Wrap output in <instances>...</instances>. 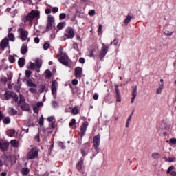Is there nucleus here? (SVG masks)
<instances>
[{"mask_svg":"<svg viewBox=\"0 0 176 176\" xmlns=\"http://www.w3.org/2000/svg\"><path fill=\"white\" fill-rule=\"evenodd\" d=\"M41 12L38 10H32L30 13L23 17L24 23H29L30 25H32V20L36 17H39Z\"/></svg>","mask_w":176,"mask_h":176,"instance_id":"nucleus-1","label":"nucleus"},{"mask_svg":"<svg viewBox=\"0 0 176 176\" xmlns=\"http://www.w3.org/2000/svg\"><path fill=\"white\" fill-rule=\"evenodd\" d=\"M18 32H19V39H21L22 42L24 41H27V43H28V42H30V37L28 36V31L23 29V28H20L18 30Z\"/></svg>","mask_w":176,"mask_h":176,"instance_id":"nucleus-2","label":"nucleus"},{"mask_svg":"<svg viewBox=\"0 0 176 176\" xmlns=\"http://www.w3.org/2000/svg\"><path fill=\"white\" fill-rule=\"evenodd\" d=\"M100 142H101V135L98 134L97 135L94 137L93 148H94L97 153H100L99 146H100Z\"/></svg>","mask_w":176,"mask_h":176,"instance_id":"nucleus-3","label":"nucleus"},{"mask_svg":"<svg viewBox=\"0 0 176 176\" xmlns=\"http://www.w3.org/2000/svg\"><path fill=\"white\" fill-rule=\"evenodd\" d=\"M75 36V30L71 27L67 28L65 31L64 41L65 39H72Z\"/></svg>","mask_w":176,"mask_h":176,"instance_id":"nucleus-4","label":"nucleus"},{"mask_svg":"<svg viewBox=\"0 0 176 176\" xmlns=\"http://www.w3.org/2000/svg\"><path fill=\"white\" fill-rule=\"evenodd\" d=\"M69 58L67 54H63L60 52V56L58 58V61L60 62L61 64L65 65V67H68V60Z\"/></svg>","mask_w":176,"mask_h":176,"instance_id":"nucleus-5","label":"nucleus"},{"mask_svg":"<svg viewBox=\"0 0 176 176\" xmlns=\"http://www.w3.org/2000/svg\"><path fill=\"white\" fill-rule=\"evenodd\" d=\"M28 159L32 160L38 156V151L36 148H32L27 154Z\"/></svg>","mask_w":176,"mask_h":176,"instance_id":"nucleus-6","label":"nucleus"},{"mask_svg":"<svg viewBox=\"0 0 176 176\" xmlns=\"http://www.w3.org/2000/svg\"><path fill=\"white\" fill-rule=\"evenodd\" d=\"M102 47L99 54L100 60H102V58L107 56V53H108V49H109V45H105V43H102Z\"/></svg>","mask_w":176,"mask_h":176,"instance_id":"nucleus-7","label":"nucleus"},{"mask_svg":"<svg viewBox=\"0 0 176 176\" xmlns=\"http://www.w3.org/2000/svg\"><path fill=\"white\" fill-rule=\"evenodd\" d=\"M58 82L56 80L52 81L51 90L52 95L54 96V98H56V96H57V87H58Z\"/></svg>","mask_w":176,"mask_h":176,"instance_id":"nucleus-8","label":"nucleus"},{"mask_svg":"<svg viewBox=\"0 0 176 176\" xmlns=\"http://www.w3.org/2000/svg\"><path fill=\"white\" fill-rule=\"evenodd\" d=\"M89 126V122H84L82 125L80 127V135L81 138H83L85 136V134L86 133V130H87V127Z\"/></svg>","mask_w":176,"mask_h":176,"instance_id":"nucleus-9","label":"nucleus"},{"mask_svg":"<svg viewBox=\"0 0 176 176\" xmlns=\"http://www.w3.org/2000/svg\"><path fill=\"white\" fill-rule=\"evenodd\" d=\"M8 46H9V39L5 38L0 43V50H5Z\"/></svg>","mask_w":176,"mask_h":176,"instance_id":"nucleus-10","label":"nucleus"},{"mask_svg":"<svg viewBox=\"0 0 176 176\" xmlns=\"http://www.w3.org/2000/svg\"><path fill=\"white\" fill-rule=\"evenodd\" d=\"M8 148H9V143L6 141L0 140V149L5 152L8 150Z\"/></svg>","mask_w":176,"mask_h":176,"instance_id":"nucleus-11","label":"nucleus"},{"mask_svg":"<svg viewBox=\"0 0 176 176\" xmlns=\"http://www.w3.org/2000/svg\"><path fill=\"white\" fill-rule=\"evenodd\" d=\"M83 160H80L78 163L76 164V168L79 173H82L83 171Z\"/></svg>","mask_w":176,"mask_h":176,"instance_id":"nucleus-12","label":"nucleus"},{"mask_svg":"<svg viewBox=\"0 0 176 176\" xmlns=\"http://www.w3.org/2000/svg\"><path fill=\"white\" fill-rule=\"evenodd\" d=\"M82 70L81 67H76L75 69V76L76 78H80L82 76Z\"/></svg>","mask_w":176,"mask_h":176,"instance_id":"nucleus-13","label":"nucleus"},{"mask_svg":"<svg viewBox=\"0 0 176 176\" xmlns=\"http://www.w3.org/2000/svg\"><path fill=\"white\" fill-rule=\"evenodd\" d=\"M136 97H137V86H135L132 91L131 104H134V101Z\"/></svg>","mask_w":176,"mask_h":176,"instance_id":"nucleus-14","label":"nucleus"},{"mask_svg":"<svg viewBox=\"0 0 176 176\" xmlns=\"http://www.w3.org/2000/svg\"><path fill=\"white\" fill-rule=\"evenodd\" d=\"M28 52V45L25 43L23 44L21 47V54H25Z\"/></svg>","mask_w":176,"mask_h":176,"instance_id":"nucleus-15","label":"nucleus"},{"mask_svg":"<svg viewBox=\"0 0 176 176\" xmlns=\"http://www.w3.org/2000/svg\"><path fill=\"white\" fill-rule=\"evenodd\" d=\"M19 106L21 107L22 111H30V105L25 102L19 104Z\"/></svg>","mask_w":176,"mask_h":176,"instance_id":"nucleus-16","label":"nucleus"},{"mask_svg":"<svg viewBox=\"0 0 176 176\" xmlns=\"http://www.w3.org/2000/svg\"><path fill=\"white\" fill-rule=\"evenodd\" d=\"M8 113L11 116H14V115H17V111L14 109L13 107H9L8 108Z\"/></svg>","mask_w":176,"mask_h":176,"instance_id":"nucleus-17","label":"nucleus"},{"mask_svg":"<svg viewBox=\"0 0 176 176\" xmlns=\"http://www.w3.org/2000/svg\"><path fill=\"white\" fill-rule=\"evenodd\" d=\"M26 84L28 85V86H29V87H38V85L34 83L32 80H26Z\"/></svg>","mask_w":176,"mask_h":176,"instance_id":"nucleus-18","label":"nucleus"},{"mask_svg":"<svg viewBox=\"0 0 176 176\" xmlns=\"http://www.w3.org/2000/svg\"><path fill=\"white\" fill-rule=\"evenodd\" d=\"M18 64H19V67H21V68H22V67L25 65V59H24V58H19L18 60Z\"/></svg>","mask_w":176,"mask_h":176,"instance_id":"nucleus-19","label":"nucleus"},{"mask_svg":"<svg viewBox=\"0 0 176 176\" xmlns=\"http://www.w3.org/2000/svg\"><path fill=\"white\" fill-rule=\"evenodd\" d=\"M131 19H133V16L127 15L126 19L124 21V25H127L131 21Z\"/></svg>","mask_w":176,"mask_h":176,"instance_id":"nucleus-20","label":"nucleus"},{"mask_svg":"<svg viewBox=\"0 0 176 176\" xmlns=\"http://www.w3.org/2000/svg\"><path fill=\"white\" fill-rule=\"evenodd\" d=\"M163 87H164V84H163V83L160 84L159 87L157 89L156 94H162Z\"/></svg>","mask_w":176,"mask_h":176,"instance_id":"nucleus-21","label":"nucleus"},{"mask_svg":"<svg viewBox=\"0 0 176 176\" xmlns=\"http://www.w3.org/2000/svg\"><path fill=\"white\" fill-rule=\"evenodd\" d=\"M47 23L52 25L54 24V17H53V16L48 15Z\"/></svg>","mask_w":176,"mask_h":176,"instance_id":"nucleus-22","label":"nucleus"},{"mask_svg":"<svg viewBox=\"0 0 176 176\" xmlns=\"http://www.w3.org/2000/svg\"><path fill=\"white\" fill-rule=\"evenodd\" d=\"M79 107L75 106L72 109V113L73 115H78L79 113Z\"/></svg>","mask_w":176,"mask_h":176,"instance_id":"nucleus-23","label":"nucleus"},{"mask_svg":"<svg viewBox=\"0 0 176 176\" xmlns=\"http://www.w3.org/2000/svg\"><path fill=\"white\" fill-rule=\"evenodd\" d=\"M10 144L13 148H17L19 146V142L16 140H12L10 141Z\"/></svg>","mask_w":176,"mask_h":176,"instance_id":"nucleus-24","label":"nucleus"},{"mask_svg":"<svg viewBox=\"0 0 176 176\" xmlns=\"http://www.w3.org/2000/svg\"><path fill=\"white\" fill-rule=\"evenodd\" d=\"M19 98H20V100H19V103H18L19 105H21V104L25 103V98H24V97L23 96V95L21 94V95L19 96Z\"/></svg>","mask_w":176,"mask_h":176,"instance_id":"nucleus-25","label":"nucleus"},{"mask_svg":"<svg viewBox=\"0 0 176 176\" xmlns=\"http://www.w3.org/2000/svg\"><path fill=\"white\" fill-rule=\"evenodd\" d=\"M45 78L46 79H50V78H52V72H50V70L47 69L45 71Z\"/></svg>","mask_w":176,"mask_h":176,"instance_id":"nucleus-26","label":"nucleus"},{"mask_svg":"<svg viewBox=\"0 0 176 176\" xmlns=\"http://www.w3.org/2000/svg\"><path fill=\"white\" fill-rule=\"evenodd\" d=\"M153 159H155V160H157V159H159L160 157V153H153L151 155Z\"/></svg>","mask_w":176,"mask_h":176,"instance_id":"nucleus-27","label":"nucleus"},{"mask_svg":"<svg viewBox=\"0 0 176 176\" xmlns=\"http://www.w3.org/2000/svg\"><path fill=\"white\" fill-rule=\"evenodd\" d=\"M30 173V169L27 168H23L21 170V173L23 175H28V174H29Z\"/></svg>","mask_w":176,"mask_h":176,"instance_id":"nucleus-28","label":"nucleus"},{"mask_svg":"<svg viewBox=\"0 0 176 176\" xmlns=\"http://www.w3.org/2000/svg\"><path fill=\"white\" fill-rule=\"evenodd\" d=\"M36 66L38 69L41 68V67H42V60L36 59Z\"/></svg>","mask_w":176,"mask_h":176,"instance_id":"nucleus-29","label":"nucleus"},{"mask_svg":"<svg viewBox=\"0 0 176 176\" xmlns=\"http://www.w3.org/2000/svg\"><path fill=\"white\" fill-rule=\"evenodd\" d=\"M14 133L16 132L13 129L8 130L7 131V135H8V137H13V135H14Z\"/></svg>","mask_w":176,"mask_h":176,"instance_id":"nucleus-30","label":"nucleus"},{"mask_svg":"<svg viewBox=\"0 0 176 176\" xmlns=\"http://www.w3.org/2000/svg\"><path fill=\"white\" fill-rule=\"evenodd\" d=\"M64 27H65V23H64V22H60L57 25V28L58 30H63L64 28Z\"/></svg>","mask_w":176,"mask_h":176,"instance_id":"nucleus-31","label":"nucleus"},{"mask_svg":"<svg viewBox=\"0 0 176 176\" xmlns=\"http://www.w3.org/2000/svg\"><path fill=\"white\" fill-rule=\"evenodd\" d=\"M5 100H10L12 98V95L9 92H6L4 94Z\"/></svg>","mask_w":176,"mask_h":176,"instance_id":"nucleus-32","label":"nucleus"},{"mask_svg":"<svg viewBox=\"0 0 176 176\" xmlns=\"http://www.w3.org/2000/svg\"><path fill=\"white\" fill-rule=\"evenodd\" d=\"M8 60L10 61V63H11V64H13V63H15L16 61V58H14V56L10 55L8 56Z\"/></svg>","mask_w":176,"mask_h":176,"instance_id":"nucleus-33","label":"nucleus"},{"mask_svg":"<svg viewBox=\"0 0 176 176\" xmlns=\"http://www.w3.org/2000/svg\"><path fill=\"white\" fill-rule=\"evenodd\" d=\"M8 39L10 41H12V42H14L15 38H14V35L13 34V33L8 34Z\"/></svg>","mask_w":176,"mask_h":176,"instance_id":"nucleus-34","label":"nucleus"},{"mask_svg":"<svg viewBox=\"0 0 176 176\" xmlns=\"http://www.w3.org/2000/svg\"><path fill=\"white\" fill-rule=\"evenodd\" d=\"M76 124V120H75L74 118H73V119L70 121L69 126V127L72 128V127H74V125H75Z\"/></svg>","mask_w":176,"mask_h":176,"instance_id":"nucleus-35","label":"nucleus"},{"mask_svg":"<svg viewBox=\"0 0 176 176\" xmlns=\"http://www.w3.org/2000/svg\"><path fill=\"white\" fill-rule=\"evenodd\" d=\"M3 122L4 124H9V123H10V118L9 117L6 118Z\"/></svg>","mask_w":176,"mask_h":176,"instance_id":"nucleus-36","label":"nucleus"},{"mask_svg":"<svg viewBox=\"0 0 176 176\" xmlns=\"http://www.w3.org/2000/svg\"><path fill=\"white\" fill-rule=\"evenodd\" d=\"M29 91H30V93L35 94V93H36L38 91L36 90V87H31L29 89Z\"/></svg>","mask_w":176,"mask_h":176,"instance_id":"nucleus-37","label":"nucleus"},{"mask_svg":"<svg viewBox=\"0 0 176 176\" xmlns=\"http://www.w3.org/2000/svg\"><path fill=\"white\" fill-rule=\"evenodd\" d=\"M175 157H169L166 160V162H168V163H173V162H175Z\"/></svg>","mask_w":176,"mask_h":176,"instance_id":"nucleus-38","label":"nucleus"},{"mask_svg":"<svg viewBox=\"0 0 176 176\" xmlns=\"http://www.w3.org/2000/svg\"><path fill=\"white\" fill-rule=\"evenodd\" d=\"M169 143L172 145H176V138H170L169 140Z\"/></svg>","mask_w":176,"mask_h":176,"instance_id":"nucleus-39","label":"nucleus"},{"mask_svg":"<svg viewBox=\"0 0 176 176\" xmlns=\"http://www.w3.org/2000/svg\"><path fill=\"white\" fill-rule=\"evenodd\" d=\"M33 111L34 112V113H39V107L36 106H34L33 107Z\"/></svg>","mask_w":176,"mask_h":176,"instance_id":"nucleus-40","label":"nucleus"},{"mask_svg":"<svg viewBox=\"0 0 176 176\" xmlns=\"http://www.w3.org/2000/svg\"><path fill=\"white\" fill-rule=\"evenodd\" d=\"M53 25H52L51 23H47L46 25V29L45 31L47 32V31H50V30H52V26Z\"/></svg>","mask_w":176,"mask_h":176,"instance_id":"nucleus-41","label":"nucleus"},{"mask_svg":"<svg viewBox=\"0 0 176 176\" xmlns=\"http://www.w3.org/2000/svg\"><path fill=\"white\" fill-rule=\"evenodd\" d=\"M43 123H44V121H43V116H41L40 119H39V121H38V124L40 126H43Z\"/></svg>","mask_w":176,"mask_h":176,"instance_id":"nucleus-42","label":"nucleus"},{"mask_svg":"<svg viewBox=\"0 0 176 176\" xmlns=\"http://www.w3.org/2000/svg\"><path fill=\"white\" fill-rule=\"evenodd\" d=\"M49 47H50V44L49 43H45L43 45V49L44 50H47V49H49Z\"/></svg>","mask_w":176,"mask_h":176,"instance_id":"nucleus-43","label":"nucleus"},{"mask_svg":"<svg viewBox=\"0 0 176 176\" xmlns=\"http://www.w3.org/2000/svg\"><path fill=\"white\" fill-rule=\"evenodd\" d=\"M31 74H32V72L31 70H25V76L27 78H30L31 76Z\"/></svg>","mask_w":176,"mask_h":176,"instance_id":"nucleus-44","label":"nucleus"},{"mask_svg":"<svg viewBox=\"0 0 176 176\" xmlns=\"http://www.w3.org/2000/svg\"><path fill=\"white\" fill-rule=\"evenodd\" d=\"M65 17H67V14H65V13H61L59 15V18L60 19V20H64Z\"/></svg>","mask_w":176,"mask_h":176,"instance_id":"nucleus-45","label":"nucleus"},{"mask_svg":"<svg viewBox=\"0 0 176 176\" xmlns=\"http://www.w3.org/2000/svg\"><path fill=\"white\" fill-rule=\"evenodd\" d=\"M45 90H46V86L41 85V87L39 89L40 93H43L45 91Z\"/></svg>","mask_w":176,"mask_h":176,"instance_id":"nucleus-46","label":"nucleus"},{"mask_svg":"<svg viewBox=\"0 0 176 176\" xmlns=\"http://www.w3.org/2000/svg\"><path fill=\"white\" fill-rule=\"evenodd\" d=\"M113 43L114 45V46H118V43H119V38H116L113 41Z\"/></svg>","mask_w":176,"mask_h":176,"instance_id":"nucleus-47","label":"nucleus"},{"mask_svg":"<svg viewBox=\"0 0 176 176\" xmlns=\"http://www.w3.org/2000/svg\"><path fill=\"white\" fill-rule=\"evenodd\" d=\"M58 145L61 148V149H65V146L64 145L63 142H59Z\"/></svg>","mask_w":176,"mask_h":176,"instance_id":"nucleus-48","label":"nucleus"},{"mask_svg":"<svg viewBox=\"0 0 176 176\" xmlns=\"http://www.w3.org/2000/svg\"><path fill=\"white\" fill-rule=\"evenodd\" d=\"M175 167L171 166H170L168 170H167V172H166V174H170V173H171V170H174Z\"/></svg>","mask_w":176,"mask_h":176,"instance_id":"nucleus-49","label":"nucleus"},{"mask_svg":"<svg viewBox=\"0 0 176 176\" xmlns=\"http://www.w3.org/2000/svg\"><path fill=\"white\" fill-rule=\"evenodd\" d=\"M52 105L54 108H57V107H58V103L56 101H52Z\"/></svg>","mask_w":176,"mask_h":176,"instance_id":"nucleus-50","label":"nucleus"},{"mask_svg":"<svg viewBox=\"0 0 176 176\" xmlns=\"http://www.w3.org/2000/svg\"><path fill=\"white\" fill-rule=\"evenodd\" d=\"M23 3H28L29 5H31L32 3V1L31 0H21Z\"/></svg>","mask_w":176,"mask_h":176,"instance_id":"nucleus-51","label":"nucleus"},{"mask_svg":"<svg viewBox=\"0 0 176 176\" xmlns=\"http://www.w3.org/2000/svg\"><path fill=\"white\" fill-rule=\"evenodd\" d=\"M0 82H3V83H6V82H8V78L3 77V78H0Z\"/></svg>","mask_w":176,"mask_h":176,"instance_id":"nucleus-52","label":"nucleus"},{"mask_svg":"<svg viewBox=\"0 0 176 176\" xmlns=\"http://www.w3.org/2000/svg\"><path fill=\"white\" fill-rule=\"evenodd\" d=\"M35 67H36V64L34 63H30V69H34Z\"/></svg>","mask_w":176,"mask_h":176,"instance_id":"nucleus-53","label":"nucleus"},{"mask_svg":"<svg viewBox=\"0 0 176 176\" xmlns=\"http://www.w3.org/2000/svg\"><path fill=\"white\" fill-rule=\"evenodd\" d=\"M102 25L99 24V27H98V34H102Z\"/></svg>","mask_w":176,"mask_h":176,"instance_id":"nucleus-54","label":"nucleus"},{"mask_svg":"<svg viewBox=\"0 0 176 176\" xmlns=\"http://www.w3.org/2000/svg\"><path fill=\"white\" fill-rule=\"evenodd\" d=\"M89 16H94V14H96V11L94 10H91L89 12Z\"/></svg>","mask_w":176,"mask_h":176,"instance_id":"nucleus-55","label":"nucleus"},{"mask_svg":"<svg viewBox=\"0 0 176 176\" xmlns=\"http://www.w3.org/2000/svg\"><path fill=\"white\" fill-rule=\"evenodd\" d=\"M164 35H166V36H171L173 35V32H165Z\"/></svg>","mask_w":176,"mask_h":176,"instance_id":"nucleus-56","label":"nucleus"},{"mask_svg":"<svg viewBox=\"0 0 176 176\" xmlns=\"http://www.w3.org/2000/svg\"><path fill=\"white\" fill-rule=\"evenodd\" d=\"M52 13H57L58 12V8L57 7H54L52 10Z\"/></svg>","mask_w":176,"mask_h":176,"instance_id":"nucleus-57","label":"nucleus"},{"mask_svg":"<svg viewBox=\"0 0 176 176\" xmlns=\"http://www.w3.org/2000/svg\"><path fill=\"white\" fill-rule=\"evenodd\" d=\"M54 120V116H50L47 118V122H53Z\"/></svg>","mask_w":176,"mask_h":176,"instance_id":"nucleus-58","label":"nucleus"},{"mask_svg":"<svg viewBox=\"0 0 176 176\" xmlns=\"http://www.w3.org/2000/svg\"><path fill=\"white\" fill-rule=\"evenodd\" d=\"M13 77L12 72H10L8 74V80H10L12 79V78Z\"/></svg>","mask_w":176,"mask_h":176,"instance_id":"nucleus-59","label":"nucleus"},{"mask_svg":"<svg viewBox=\"0 0 176 176\" xmlns=\"http://www.w3.org/2000/svg\"><path fill=\"white\" fill-rule=\"evenodd\" d=\"M51 129H55L56 128V122H52L50 125Z\"/></svg>","mask_w":176,"mask_h":176,"instance_id":"nucleus-60","label":"nucleus"},{"mask_svg":"<svg viewBox=\"0 0 176 176\" xmlns=\"http://www.w3.org/2000/svg\"><path fill=\"white\" fill-rule=\"evenodd\" d=\"M36 106L38 107V108H41V107H43V102H39Z\"/></svg>","mask_w":176,"mask_h":176,"instance_id":"nucleus-61","label":"nucleus"},{"mask_svg":"<svg viewBox=\"0 0 176 176\" xmlns=\"http://www.w3.org/2000/svg\"><path fill=\"white\" fill-rule=\"evenodd\" d=\"M79 63L81 64H85V58H80Z\"/></svg>","mask_w":176,"mask_h":176,"instance_id":"nucleus-62","label":"nucleus"},{"mask_svg":"<svg viewBox=\"0 0 176 176\" xmlns=\"http://www.w3.org/2000/svg\"><path fill=\"white\" fill-rule=\"evenodd\" d=\"M72 85H78V80L74 79V80H72Z\"/></svg>","mask_w":176,"mask_h":176,"instance_id":"nucleus-63","label":"nucleus"},{"mask_svg":"<svg viewBox=\"0 0 176 176\" xmlns=\"http://www.w3.org/2000/svg\"><path fill=\"white\" fill-rule=\"evenodd\" d=\"M34 42L35 43H39L40 39L38 38V37L34 38Z\"/></svg>","mask_w":176,"mask_h":176,"instance_id":"nucleus-64","label":"nucleus"}]
</instances>
